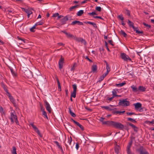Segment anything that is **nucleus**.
I'll return each instance as SVG.
<instances>
[{"label": "nucleus", "instance_id": "obj_42", "mask_svg": "<svg viewBox=\"0 0 154 154\" xmlns=\"http://www.w3.org/2000/svg\"><path fill=\"white\" fill-rule=\"evenodd\" d=\"M143 24L144 26H146L147 27H148V29L150 28L151 27V26L150 25L147 24L144 22L143 23Z\"/></svg>", "mask_w": 154, "mask_h": 154}, {"label": "nucleus", "instance_id": "obj_39", "mask_svg": "<svg viewBox=\"0 0 154 154\" xmlns=\"http://www.w3.org/2000/svg\"><path fill=\"white\" fill-rule=\"evenodd\" d=\"M71 119L72 121L75 124L77 125V126H79V125L80 124L79 122L75 121L72 118Z\"/></svg>", "mask_w": 154, "mask_h": 154}, {"label": "nucleus", "instance_id": "obj_44", "mask_svg": "<svg viewBox=\"0 0 154 154\" xmlns=\"http://www.w3.org/2000/svg\"><path fill=\"white\" fill-rule=\"evenodd\" d=\"M101 8L100 7H96L95 9L99 12H100L101 11Z\"/></svg>", "mask_w": 154, "mask_h": 154}, {"label": "nucleus", "instance_id": "obj_34", "mask_svg": "<svg viewBox=\"0 0 154 154\" xmlns=\"http://www.w3.org/2000/svg\"><path fill=\"white\" fill-rule=\"evenodd\" d=\"M127 152L128 154H134L131 151L130 148H127Z\"/></svg>", "mask_w": 154, "mask_h": 154}, {"label": "nucleus", "instance_id": "obj_58", "mask_svg": "<svg viewBox=\"0 0 154 154\" xmlns=\"http://www.w3.org/2000/svg\"><path fill=\"white\" fill-rule=\"evenodd\" d=\"M35 74L37 76L40 75L41 74L40 72H39V71H36L35 72Z\"/></svg>", "mask_w": 154, "mask_h": 154}, {"label": "nucleus", "instance_id": "obj_49", "mask_svg": "<svg viewBox=\"0 0 154 154\" xmlns=\"http://www.w3.org/2000/svg\"><path fill=\"white\" fill-rule=\"evenodd\" d=\"M128 115L131 116L132 115H136L137 114L134 112H127L126 113Z\"/></svg>", "mask_w": 154, "mask_h": 154}, {"label": "nucleus", "instance_id": "obj_24", "mask_svg": "<svg viewBox=\"0 0 154 154\" xmlns=\"http://www.w3.org/2000/svg\"><path fill=\"white\" fill-rule=\"evenodd\" d=\"M26 75L29 78L33 76L32 72L30 71L27 72L26 74Z\"/></svg>", "mask_w": 154, "mask_h": 154}, {"label": "nucleus", "instance_id": "obj_56", "mask_svg": "<svg viewBox=\"0 0 154 154\" xmlns=\"http://www.w3.org/2000/svg\"><path fill=\"white\" fill-rule=\"evenodd\" d=\"M35 28V26H33L30 29V31L32 32H34L35 30L34 29Z\"/></svg>", "mask_w": 154, "mask_h": 154}, {"label": "nucleus", "instance_id": "obj_2", "mask_svg": "<svg viewBox=\"0 0 154 154\" xmlns=\"http://www.w3.org/2000/svg\"><path fill=\"white\" fill-rule=\"evenodd\" d=\"M127 99H123L122 100H119V102L118 103L119 105L122 106H126L130 105V102L127 101Z\"/></svg>", "mask_w": 154, "mask_h": 154}, {"label": "nucleus", "instance_id": "obj_19", "mask_svg": "<svg viewBox=\"0 0 154 154\" xmlns=\"http://www.w3.org/2000/svg\"><path fill=\"white\" fill-rule=\"evenodd\" d=\"M133 143V140H132V138H131L130 140V141L128 143V145L127 146V148H130L131 146L132 145Z\"/></svg>", "mask_w": 154, "mask_h": 154}, {"label": "nucleus", "instance_id": "obj_8", "mask_svg": "<svg viewBox=\"0 0 154 154\" xmlns=\"http://www.w3.org/2000/svg\"><path fill=\"white\" fill-rule=\"evenodd\" d=\"M61 57L59 60L58 63L59 67L60 69H61L62 68L63 66V64L64 63V59L62 58V56L61 55Z\"/></svg>", "mask_w": 154, "mask_h": 154}, {"label": "nucleus", "instance_id": "obj_16", "mask_svg": "<svg viewBox=\"0 0 154 154\" xmlns=\"http://www.w3.org/2000/svg\"><path fill=\"white\" fill-rule=\"evenodd\" d=\"M85 23L86 24H89L91 25H92L95 28H97V24L96 23L92 22L90 21H87L86 22H85Z\"/></svg>", "mask_w": 154, "mask_h": 154}, {"label": "nucleus", "instance_id": "obj_9", "mask_svg": "<svg viewBox=\"0 0 154 154\" xmlns=\"http://www.w3.org/2000/svg\"><path fill=\"white\" fill-rule=\"evenodd\" d=\"M68 20V17L67 16H66L63 19L60 20V21L62 24H64L66 23L67 21Z\"/></svg>", "mask_w": 154, "mask_h": 154}, {"label": "nucleus", "instance_id": "obj_22", "mask_svg": "<svg viewBox=\"0 0 154 154\" xmlns=\"http://www.w3.org/2000/svg\"><path fill=\"white\" fill-rule=\"evenodd\" d=\"M69 111L70 114L73 117H75L76 116V115L73 112H72L71 109L70 108H69Z\"/></svg>", "mask_w": 154, "mask_h": 154}, {"label": "nucleus", "instance_id": "obj_53", "mask_svg": "<svg viewBox=\"0 0 154 154\" xmlns=\"http://www.w3.org/2000/svg\"><path fill=\"white\" fill-rule=\"evenodd\" d=\"M115 97V96L112 95V96L110 98H107V100L110 101H111Z\"/></svg>", "mask_w": 154, "mask_h": 154}, {"label": "nucleus", "instance_id": "obj_63", "mask_svg": "<svg viewBox=\"0 0 154 154\" xmlns=\"http://www.w3.org/2000/svg\"><path fill=\"white\" fill-rule=\"evenodd\" d=\"M79 126L80 128L82 131H83L84 130L83 127L80 124H79Z\"/></svg>", "mask_w": 154, "mask_h": 154}, {"label": "nucleus", "instance_id": "obj_20", "mask_svg": "<svg viewBox=\"0 0 154 154\" xmlns=\"http://www.w3.org/2000/svg\"><path fill=\"white\" fill-rule=\"evenodd\" d=\"M118 91V90L117 89H113V91H112V95L116 97L117 96V92Z\"/></svg>", "mask_w": 154, "mask_h": 154}, {"label": "nucleus", "instance_id": "obj_3", "mask_svg": "<svg viewBox=\"0 0 154 154\" xmlns=\"http://www.w3.org/2000/svg\"><path fill=\"white\" fill-rule=\"evenodd\" d=\"M105 118L103 117H101L100 119V121L102 122L103 125H107L109 126H112V124L113 123V121H104L103 120Z\"/></svg>", "mask_w": 154, "mask_h": 154}, {"label": "nucleus", "instance_id": "obj_64", "mask_svg": "<svg viewBox=\"0 0 154 154\" xmlns=\"http://www.w3.org/2000/svg\"><path fill=\"white\" fill-rule=\"evenodd\" d=\"M0 112L1 113L4 112L2 106H1L0 107Z\"/></svg>", "mask_w": 154, "mask_h": 154}, {"label": "nucleus", "instance_id": "obj_59", "mask_svg": "<svg viewBox=\"0 0 154 154\" xmlns=\"http://www.w3.org/2000/svg\"><path fill=\"white\" fill-rule=\"evenodd\" d=\"M10 101L11 102L14 101V99L12 96L9 97Z\"/></svg>", "mask_w": 154, "mask_h": 154}, {"label": "nucleus", "instance_id": "obj_1", "mask_svg": "<svg viewBox=\"0 0 154 154\" xmlns=\"http://www.w3.org/2000/svg\"><path fill=\"white\" fill-rule=\"evenodd\" d=\"M112 126L120 130H123L125 128L124 126L121 123L116 122H113Z\"/></svg>", "mask_w": 154, "mask_h": 154}, {"label": "nucleus", "instance_id": "obj_15", "mask_svg": "<svg viewBox=\"0 0 154 154\" xmlns=\"http://www.w3.org/2000/svg\"><path fill=\"white\" fill-rule=\"evenodd\" d=\"M131 88L132 89V91L135 92H138V88H137L136 86L134 85H132L131 87Z\"/></svg>", "mask_w": 154, "mask_h": 154}, {"label": "nucleus", "instance_id": "obj_45", "mask_svg": "<svg viewBox=\"0 0 154 154\" xmlns=\"http://www.w3.org/2000/svg\"><path fill=\"white\" fill-rule=\"evenodd\" d=\"M106 69L107 71L109 72L110 71V68L109 66L107 63H106Z\"/></svg>", "mask_w": 154, "mask_h": 154}, {"label": "nucleus", "instance_id": "obj_61", "mask_svg": "<svg viewBox=\"0 0 154 154\" xmlns=\"http://www.w3.org/2000/svg\"><path fill=\"white\" fill-rule=\"evenodd\" d=\"M114 109H113L112 110L113 111H112V113L113 114H114V115H116L117 114V111H116V110H114Z\"/></svg>", "mask_w": 154, "mask_h": 154}, {"label": "nucleus", "instance_id": "obj_11", "mask_svg": "<svg viewBox=\"0 0 154 154\" xmlns=\"http://www.w3.org/2000/svg\"><path fill=\"white\" fill-rule=\"evenodd\" d=\"M134 105L135 106V108L136 110H138L142 106V104L140 103H134Z\"/></svg>", "mask_w": 154, "mask_h": 154}, {"label": "nucleus", "instance_id": "obj_21", "mask_svg": "<svg viewBox=\"0 0 154 154\" xmlns=\"http://www.w3.org/2000/svg\"><path fill=\"white\" fill-rule=\"evenodd\" d=\"M56 78L57 81L58 85V88L59 89H60V91H61V86L60 85V83L59 82V80L57 78V76H56Z\"/></svg>", "mask_w": 154, "mask_h": 154}, {"label": "nucleus", "instance_id": "obj_46", "mask_svg": "<svg viewBox=\"0 0 154 154\" xmlns=\"http://www.w3.org/2000/svg\"><path fill=\"white\" fill-rule=\"evenodd\" d=\"M2 88H3V89L6 92L8 90L7 89V88H6L4 84H3L2 86Z\"/></svg>", "mask_w": 154, "mask_h": 154}, {"label": "nucleus", "instance_id": "obj_33", "mask_svg": "<svg viewBox=\"0 0 154 154\" xmlns=\"http://www.w3.org/2000/svg\"><path fill=\"white\" fill-rule=\"evenodd\" d=\"M11 117H12L13 119H14L15 120L16 119L17 120V116L14 115L12 112H11Z\"/></svg>", "mask_w": 154, "mask_h": 154}, {"label": "nucleus", "instance_id": "obj_14", "mask_svg": "<svg viewBox=\"0 0 154 154\" xmlns=\"http://www.w3.org/2000/svg\"><path fill=\"white\" fill-rule=\"evenodd\" d=\"M101 108H104L106 109V110H108L109 111H111L113 109H117L116 108H115L114 109H112L109 106H101Z\"/></svg>", "mask_w": 154, "mask_h": 154}, {"label": "nucleus", "instance_id": "obj_25", "mask_svg": "<svg viewBox=\"0 0 154 154\" xmlns=\"http://www.w3.org/2000/svg\"><path fill=\"white\" fill-rule=\"evenodd\" d=\"M84 13V11L83 10H80L77 13L78 16H80L82 15Z\"/></svg>", "mask_w": 154, "mask_h": 154}, {"label": "nucleus", "instance_id": "obj_48", "mask_svg": "<svg viewBox=\"0 0 154 154\" xmlns=\"http://www.w3.org/2000/svg\"><path fill=\"white\" fill-rule=\"evenodd\" d=\"M40 107L41 108V110L42 111H43V110H45V109L43 107V105L41 103H40Z\"/></svg>", "mask_w": 154, "mask_h": 154}, {"label": "nucleus", "instance_id": "obj_55", "mask_svg": "<svg viewBox=\"0 0 154 154\" xmlns=\"http://www.w3.org/2000/svg\"><path fill=\"white\" fill-rule=\"evenodd\" d=\"M17 38L19 40H21V41H22L24 43H25V40L24 39H22V38H21L20 37L18 36Z\"/></svg>", "mask_w": 154, "mask_h": 154}, {"label": "nucleus", "instance_id": "obj_28", "mask_svg": "<svg viewBox=\"0 0 154 154\" xmlns=\"http://www.w3.org/2000/svg\"><path fill=\"white\" fill-rule=\"evenodd\" d=\"M16 148L15 146H13L12 147V154H17L16 152Z\"/></svg>", "mask_w": 154, "mask_h": 154}, {"label": "nucleus", "instance_id": "obj_10", "mask_svg": "<svg viewBox=\"0 0 154 154\" xmlns=\"http://www.w3.org/2000/svg\"><path fill=\"white\" fill-rule=\"evenodd\" d=\"M128 23L130 27H132L133 28L134 30L135 29H138L137 27H135L134 25V23L129 20H128Z\"/></svg>", "mask_w": 154, "mask_h": 154}, {"label": "nucleus", "instance_id": "obj_36", "mask_svg": "<svg viewBox=\"0 0 154 154\" xmlns=\"http://www.w3.org/2000/svg\"><path fill=\"white\" fill-rule=\"evenodd\" d=\"M54 143L57 145L59 148L60 149H62V147L59 144V143L57 141H54Z\"/></svg>", "mask_w": 154, "mask_h": 154}, {"label": "nucleus", "instance_id": "obj_27", "mask_svg": "<svg viewBox=\"0 0 154 154\" xmlns=\"http://www.w3.org/2000/svg\"><path fill=\"white\" fill-rule=\"evenodd\" d=\"M77 66V64L76 63H74L71 69V71H74L75 69V67H76Z\"/></svg>", "mask_w": 154, "mask_h": 154}, {"label": "nucleus", "instance_id": "obj_35", "mask_svg": "<svg viewBox=\"0 0 154 154\" xmlns=\"http://www.w3.org/2000/svg\"><path fill=\"white\" fill-rule=\"evenodd\" d=\"M42 114L43 116H44V117L46 118L47 119H48V117L47 113L46 111H45V110H43V111H42Z\"/></svg>", "mask_w": 154, "mask_h": 154}, {"label": "nucleus", "instance_id": "obj_31", "mask_svg": "<svg viewBox=\"0 0 154 154\" xmlns=\"http://www.w3.org/2000/svg\"><path fill=\"white\" fill-rule=\"evenodd\" d=\"M120 33L122 35L125 37H126L127 36V34L125 32L122 30H121L120 32Z\"/></svg>", "mask_w": 154, "mask_h": 154}, {"label": "nucleus", "instance_id": "obj_26", "mask_svg": "<svg viewBox=\"0 0 154 154\" xmlns=\"http://www.w3.org/2000/svg\"><path fill=\"white\" fill-rule=\"evenodd\" d=\"M126 84L125 82L120 83L119 84H116V86L117 87H122L125 85Z\"/></svg>", "mask_w": 154, "mask_h": 154}, {"label": "nucleus", "instance_id": "obj_17", "mask_svg": "<svg viewBox=\"0 0 154 154\" xmlns=\"http://www.w3.org/2000/svg\"><path fill=\"white\" fill-rule=\"evenodd\" d=\"M120 149V147L119 146L116 145L115 147V152L117 154H118L119 152V150Z\"/></svg>", "mask_w": 154, "mask_h": 154}, {"label": "nucleus", "instance_id": "obj_51", "mask_svg": "<svg viewBox=\"0 0 154 154\" xmlns=\"http://www.w3.org/2000/svg\"><path fill=\"white\" fill-rule=\"evenodd\" d=\"M108 42L112 46L114 45L112 40H108Z\"/></svg>", "mask_w": 154, "mask_h": 154}, {"label": "nucleus", "instance_id": "obj_41", "mask_svg": "<svg viewBox=\"0 0 154 154\" xmlns=\"http://www.w3.org/2000/svg\"><path fill=\"white\" fill-rule=\"evenodd\" d=\"M118 18L120 19L122 21L124 19V17H123V15H119L118 16Z\"/></svg>", "mask_w": 154, "mask_h": 154}, {"label": "nucleus", "instance_id": "obj_29", "mask_svg": "<svg viewBox=\"0 0 154 154\" xmlns=\"http://www.w3.org/2000/svg\"><path fill=\"white\" fill-rule=\"evenodd\" d=\"M24 11L27 14H29V15H30L32 13L31 11L28 9H24Z\"/></svg>", "mask_w": 154, "mask_h": 154}, {"label": "nucleus", "instance_id": "obj_62", "mask_svg": "<svg viewBox=\"0 0 154 154\" xmlns=\"http://www.w3.org/2000/svg\"><path fill=\"white\" fill-rule=\"evenodd\" d=\"M103 79L104 78H103V77H102V76H101L100 78L99 79V80L98 81V82H100L101 81H102Z\"/></svg>", "mask_w": 154, "mask_h": 154}, {"label": "nucleus", "instance_id": "obj_57", "mask_svg": "<svg viewBox=\"0 0 154 154\" xmlns=\"http://www.w3.org/2000/svg\"><path fill=\"white\" fill-rule=\"evenodd\" d=\"M128 124L130 126H131L133 128H134L135 127V125H134L133 124L130 123H128Z\"/></svg>", "mask_w": 154, "mask_h": 154}, {"label": "nucleus", "instance_id": "obj_37", "mask_svg": "<svg viewBox=\"0 0 154 154\" xmlns=\"http://www.w3.org/2000/svg\"><path fill=\"white\" fill-rule=\"evenodd\" d=\"M65 34L66 35L68 38H71L73 37V35L69 33H66Z\"/></svg>", "mask_w": 154, "mask_h": 154}, {"label": "nucleus", "instance_id": "obj_32", "mask_svg": "<svg viewBox=\"0 0 154 154\" xmlns=\"http://www.w3.org/2000/svg\"><path fill=\"white\" fill-rule=\"evenodd\" d=\"M76 96V91H73L71 93V97L75 98Z\"/></svg>", "mask_w": 154, "mask_h": 154}, {"label": "nucleus", "instance_id": "obj_4", "mask_svg": "<svg viewBox=\"0 0 154 154\" xmlns=\"http://www.w3.org/2000/svg\"><path fill=\"white\" fill-rule=\"evenodd\" d=\"M121 57L122 59L125 61H131V59L125 53H121Z\"/></svg>", "mask_w": 154, "mask_h": 154}, {"label": "nucleus", "instance_id": "obj_47", "mask_svg": "<svg viewBox=\"0 0 154 154\" xmlns=\"http://www.w3.org/2000/svg\"><path fill=\"white\" fill-rule=\"evenodd\" d=\"M88 14L90 15H97V14L94 11H93L91 13H88Z\"/></svg>", "mask_w": 154, "mask_h": 154}, {"label": "nucleus", "instance_id": "obj_30", "mask_svg": "<svg viewBox=\"0 0 154 154\" xmlns=\"http://www.w3.org/2000/svg\"><path fill=\"white\" fill-rule=\"evenodd\" d=\"M127 120L128 121H131L133 123H135L137 122L136 121L135 119L131 118H127Z\"/></svg>", "mask_w": 154, "mask_h": 154}, {"label": "nucleus", "instance_id": "obj_38", "mask_svg": "<svg viewBox=\"0 0 154 154\" xmlns=\"http://www.w3.org/2000/svg\"><path fill=\"white\" fill-rule=\"evenodd\" d=\"M68 143H69V145H71V142L72 141V138L71 137H68Z\"/></svg>", "mask_w": 154, "mask_h": 154}, {"label": "nucleus", "instance_id": "obj_5", "mask_svg": "<svg viewBox=\"0 0 154 154\" xmlns=\"http://www.w3.org/2000/svg\"><path fill=\"white\" fill-rule=\"evenodd\" d=\"M140 154H149L148 152L142 146H140L136 149Z\"/></svg>", "mask_w": 154, "mask_h": 154}, {"label": "nucleus", "instance_id": "obj_43", "mask_svg": "<svg viewBox=\"0 0 154 154\" xmlns=\"http://www.w3.org/2000/svg\"><path fill=\"white\" fill-rule=\"evenodd\" d=\"M134 31H136V32L138 34L143 33V31H139L137 29H134Z\"/></svg>", "mask_w": 154, "mask_h": 154}, {"label": "nucleus", "instance_id": "obj_12", "mask_svg": "<svg viewBox=\"0 0 154 154\" xmlns=\"http://www.w3.org/2000/svg\"><path fill=\"white\" fill-rule=\"evenodd\" d=\"M76 24H77L78 25H82L83 24V23L82 22H81L79 20H76L72 22V23L71 24L72 25H74Z\"/></svg>", "mask_w": 154, "mask_h": 154}, {"label": "nucleus", "instance_id": "obj_23", "mask_svg": "<svg viewBox=\"0 0 154 154\" xmlns=\"http://www.w3.org/2000/svg\"><path fill=\"white\" fill-rule=\"evenodd\" d=\"M9 69H10L11 70V73L12 74V75H13V76L14 77H16L17 74H16V73H15L14 72V71L13 69L11 67H10Z\"/></svg>", "mask_w": 154, "mask_h": 154}, {"label": "nucleus", "instance_id": "obj_7", "mask_svg": "<svg viewBox=\"0 0 154 154\" xmlns=\"http://www.w3.org/2000/svg\"><path fill=\"white\" fill-rule=\"evenodd\" d=\"M30 125L32 126L34 129L35 131L37 133V134L40 136L41 137H42V135L40 133L38 129V128L33 124V123H31Z\"/></svg>", "mask_w": 154, "mask_h": 154}, {"label": "nucleus", "instance_id": "obj_50", "mask_svg": "<svg viewBox=\"0 0 154 154\" xmlns=\"http://www.w3.org/2000/svg\"><path fill=\"white\" fill-rule=\"evenodd\" d=\"M93 17L94 18H99L103 20V18L101 17V16H93Z\"/></svg>", "mask_w": 154, "mask_h": 154}, {"label": "nucleus", "instance_id": "obj_60", "mask_svg": "<svg viewBox=\"0 0 154 154\" xmlns=\"http://www.w3.org/2000/svg\"><path fill=\"white\" fill-rule=\"evenodd\" d=\"M58 16H59V13H56L54 14L52 17H56L57 16L58 17Z\"/></svg>", "mask_w": 154, "mask_h": 154}, {"label": "nucleus", "instance_id": "obj_52", "mask_svg": "<svg viewBox=\"0 0 154 154\" xmlns=\"http://www.w3.org/2000/svg\"><path fill=\"white\" fill-rule=\"evenodd\" d=\"M85 59L87 60H88L90 62H91V63H92V61L91 60V59H90L88 56H86L85 57Z\"/></svg>", "mask_w": 154, "mask_h": 154}, {"label": "nucleus", "instance_id": "obj_40", "mask_svg": "<svg viewBox=\"0 0 154 154\" xmlns=\"http://www.w3.org/2000/svg\"><path fill=\"white\" fill-rule=\"evenodd\" d=\"M72 87L73 89V91H76L77 85L76 84H74L72 85Z\"/></svg>", "mask_w": 154, "mask_h": 154}, {"label": "nucleus", "instance_id": "obj_18", "mask_svg": "<svg viewBox=\"0 0 154 154\" xmlns=\"http://www.w3.org/2000/svg\"><path fill=\"white\" fill-rule=\"evenodd\" d=\"M92 70L93 72H96L97 69L96 65H93L92 66Z\"/></svg>", "mask_w": 154, "mask_h": 154}, {"label": "nucleus", "instance_id": "obj_13", "mask_svg": "<svg viewBox=\"0 0 154 154\" xmlns=\"http://www.w3.org/2000/svg\"><path fill=\"white\" fill-rule=\"evenodd\" d=\"M146 88L143 86H139L138 88V92H144L145 91H146Z\"/></svg>", "mask_w": 154, "mask_h": 154}, {"label": "nucleus", "instance_id": "obj_6", "mask_svg": "<svg viewBox=\"0 0 154 154\" xmlns=\"http://www.w3.org/2000/svg\"><path fill=\"white\" fill-rule=\"evenodd\" d=\"M44 105L45 106L46 110L50 113L51 111V109L49 103L46 100H44Z\"/></svg>", "mask_w": 154, "mask_h": 154}, {"label": "nucleus", "instance_id": "obj_54", "mask_svg": "<svg viewBox=\"0 0 154 154\" xmlns=\"http://www.w3.org/2000/svg\"><path fill=\"white\" fill-rule=\"evenodd\" d=\"M126 14L127 15H128V16H130V11L129 10L126 9Z\"/></svg>", "mask_w": 154, "mask_h": 154}]
</instances>
